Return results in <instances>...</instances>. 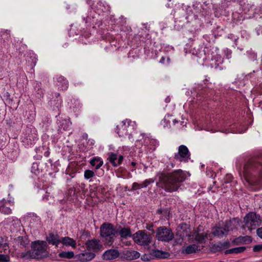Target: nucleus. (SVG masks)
I'll use <instances>...</instances> for the list:
<instances>
[{"label": "nucleus", "instance_id": "obj_35", "mask_svg": "<svg viewBox=\"0 0 262 262\" xmlns=\"http://www.w3.org/2000/svg\"><path fill=\"white\" fill-rule=\"evenodd\" d=\"M235 125H228L225 127L224 129H223L221 132L225 133H243L244 132H241L236 130L234 129Z\"/></svg>", "mask_w": 262, "mask_h": 262}, {"label": "nucleus", "instance_id": "obj_40", "mask_svg": "<svg viewBox=\"0 0 262 262\" xmlns=\"http://www.w3.org/2000/svg\"><path fill=\"white\" fill-rule=\"evenodd\" d=\"M95 176L94 172L91 170H86L84 171V177L85 179H89Z\"/></svg>", "mask_w": 262, "mask_h": 262}, {"label": "nucleus", "instance_id": "obj_50", "mask_svg": "<svg viewBox=\"0 0 262 262\" xmlns=\"http://www.w3.org/2000/svg\"><path fill=\"white\" fill-rule=\"evenodd\" d=\"M82 19L85 24H91L92 21V18L89 16H86V17L82 16Z\"/></svg>", "mask_w": 262, "mask_h": 262}, {"label": "nucleus", "instance_id": "obj_1", "mask_svg": "<svg viewBox=\"0 0 262 262\" xmlns=\"http://www.w3.org/2000/svg\"><path fill=\"white\" fill-rule=\"evenodd\" d=\"M192 54L197 57L199 63L215 69L222 70L224 68L221 65L223 62V59L219 54L216 48L206 47L204 45L194 48Z\"/></svg>", "mask_w": 262, "mask_h": 262}, {"label": "nucleus", "instance_id": "obj_24", "mask_svg": "<svg viewBox=\"0 0 262 262\" xmlns=\"http://www.w3.org/2000/svg\"><path fill=\"white\" fill-rule=\"evenodd\" d=\"M172 116L169 114L166 115L161 121V124L164 128H169L170 127V122L172 121L173 125L178 123V121L176 119L172 118Z\"/></svg>", "mask_w": 262, "mask_h": 262}, {"label": "nucleus", "instance_id": "obj_28", "mask_svg": "<svg viewBox=\"0 0 262 262\" xmlns=\"http://www.w3.org/2000/svg\"><path fill=\"white\" fill-rule=\"evenodd\" d=\"M213 235L215 236H217L219 237H223L224 235H226L228 234L227 231L225 228L224 226L223 227H217L214 229V231L213 232Z\"/></svg>", "mask_w": 262, "mask_h": 262}, {"label": "nucleus", "instance_id": "obj_34", "mask_svg": "<svg viewBox=\"0 0 262 262\" xmlns=\"http://www.w3.org/2000/svg\"><path fill=\"white\" fill-rule=\"evenodd\" d=\"M85 188V185L84 183L76 184L73 186L74 193H78L83 192Z\"/></svg>", "mask_w": 262, "mask_h": 262}, {"label": "nucleus", "instance_id": "obj_23", "mask_svg": "<svg viewBox=\"0 0 262 262\" xmlns=\"http://www.w3.org/2000/svg\"><path fill=\"white\" fill-rule=\"evenodd\" d=\"M29 241L26 236H18L14 239V244L20 248H25L29 245Z\"/></svg>", "mask_w": 262, "mask_h": 262}, {"label": "nucleus", "instance_id": "obj_52", "mask_svg": "<svg viewBox=\"0 0 262 262\" xmlns=\"http://www.w3.org/2000/svg\"><path fill=\"white\" fill-rule=\"evenodd\" d=\"M140 189V186L139 185V183H136V182L133 183L132 187V189L133 190H138Z\"/></svg>", "mask_w": 262, "mask_h": 262}, {"label": "nucleus", "instance_id": "obj_30", "mask_svg": "<svg viewBox=\"0 0 262 262\" xmlns=\"http://www.w3.org/2000/svg\"><path fill=\"white\" fill-rule=\"evenodd\" d=\"M90 163L92 166L98 169L102 166L103 161L100 157H95L90 160Z\"/></svg>", "mask_w": 262, "mask_h": 262}, {"label": "nucleus", "instance_id": "obj_42", "mask_svg": "<svg viewBox=\"0 0 262 262\" xmlns=\"http://www.w3.org/2000/svg\"><path fill=\"white\" fill-rule=\"evenodd\" d=\"M205 239V236L203 234H199L195 233V240L199 243H202Z\"/></svg>", "mask_w": 262, "mask_h": 262}, {"label": "nucleus", "instance_id": "obj_13", "mask_svg": "<svg viewBox=\"0 0 262 262\" xmlns=\"http://www.w3.org/2000/svg\"><path fill=\"white\" fill-rule=\"evenodd\" d=\"M85 246L87 250L94 253L103 249L101 242L100 240L95 238L88 241L85 243Z\"/></svg>", "mask_w": 262, "mask_h": 262}, {"label": "nucleus", "instance_id": "obj_57", "mask_svg": "<svg viewBox=\"0 0 262 262\" xmlns=\"http://www.w3.org/2000/svg\"><path fill=\"white\" fill-rule=\"evenodd\" d=\"M180 124L181 126V127H180V128H183L184 127L186 126V122L184 121H182Z\"/></svg>", "mask_w": 262, "mask_h": 262}, {"label": "nucleus", "instance_id": "obj_5", "mask_svg": "<svg viewBox=\"0 0 262 262\" xmlns=\"http://www.w3.org/2000/svg\"><path fill=\"white\" fill-rule=\"evenodd\" d=\"M117 233V229L111 223L105 222L100 227V236L105 239L108 245L113 243Z\"/></svg>", "mask_w": 262, "mask_h": 262}, {"label": "nucleus", "instance_id": "obj_39", "mask_svg": "<svg viewBox=\"0 0 262 262\" xmlns=\"http://www.w3.org/2000/svg\"><path fill=\"white\" fill-rule=\"evenodd\" d=\"M238 239L243 244H249L252 242V238L249 236H240Z\"/></svg>", "mask_w": 262, "mask_h": 262}, {"label": "nucleus", "instance_id": "obj_6", "mask_svg": "<svg viewBox=\"0 0 262 262\" xmlns=\"http://www.w3.org/2000/svg\"><path fill=\"white\" fill-rule=\"evenodd\" d=\"M38 140L37 131L32 125L27 126L21 136V142L26 147H31Z\"/></svg>", "mask_w": 262, "mask_h": 262}, {"label": "nucleus", "instance_id": "obj_25", "mask_svg": "<svg viewBox=\"0 0 262 262\" xmlns=\"http://www.w3.org/2000/svg\"><path fill=\"white\" fill-rule=\"evenodd\" d=\"M117 231L122 238H127L132 236L130 229L128 227L119 226Z\"/></svg>", "mask_w": 262, "mask_h": 262}, {"label": "nucleus", "instance_id": "obj_58", "mask_svg": "<svg viewBox=\"0 0 262 262\" xmlns=\"http://www.w3.org/2000/svg\"><path fill=\"white\" fill-rule=\"evenodd\" d=\"M139 185L140 186V189L145 188V187L144 186V183H143V182L141 183H139Z\"/></svg>", "mask_w": 262, "mask_h": 262}, {"label": "nucleus", "instance_id": "obj_63", "mask_svg": "<svg viewBox=\"0 0 262 262\" xmlns=\"http://www.w3.org/2000/svg\"><path fill=\"white\" fill-rule=\"evenodd\" d=\"M70 176H71V177L73 178L75 176V173H73L70 174Z\"/></svg>", "mask_w": 262, "mask_h": 262}, {"label": "nucleus", "instance_id": "obj_49", "mask_svg": "<svg viewBox=\"0 0 262 262\" xmlns=\"http://www.w3.org/2000/svg\"><path fill=\"white\" fill-rule=\"evenodd\" d=\"M233 177L231 174H227L225 177V182L228 183L231 182Z\"/></svg>", "mask_w": 262, "mask_h": 262}, {"label": "nucleus", "instance_id": "obj_51", "mask_svg": "<svg viewBox=\"0 0 262 262\" xmlns=\"http://www.w3.org/2000/svg\"><path fill=\"white\" fill-rule=\"evenodd\" d=\"M262 250V245H256L254 246L253 250L254 252H258Z\"/></svg>", "mask_w": 262, "mask_h": 262}, {"label": "nucleus", "instance_id": "obj_59", "mask_svg": "<svg viewBox=\"0 0 262 262\" xmlns=\"http://www.w3.org/2000/svg\"><path fill=\"white\" fill-rule=\"evenodd\" d=\"M38 94L39 95V96L41 97L43 94V91L42 90H38Z\"/></svg>", "mask_w": 262, "mask_h": 262}, {"label": "nucleus", "instance_id": "obj_47", "mask_svg": "<svg viewBox=\"0 0 262 262\" xmlns=\"http://www.w3.org/2000/svg\"><path fill=\"white\" fill-rule=\"evenodd\" d=\"M254 91H256L257 94L262 95V82L260 83L257 86L255 87Z\"/></svg>", "mask_w": 262, "mask_h": 262}, {"label": "nucleus", "instance_id": "obj_53", "mask_svg": "<svg viewBox=\"0 0 262 262\" xmlns=\"http://www.w3.org/2000/svg\"><path fill=\"white\" fill-rule=\"evenodd\" d=\"M256 233H257V235L260 237L261 238H262V228H258L257 231H256Z\"/></svg>", "mask_w": 262, "mask_h": 262}, {"label": "nucleus", "instance_id": "obj_55", "mask_svg": "<svg viewBox=\"0 0 262 262\" xmlns=\"http://www.w3.org/2000/svg\"><path fill=\"white\" fill-rule=\"evenodd\" d=\"M226 56L228 59L231 58V51L230 50H227Z\"/></svg>", "mask_w": 262, "mask_h": 262}, {"label": "nucleus", "instance_id": "obj_14", "mask_svg": "<svg viewBox=\"0 0 262 262\" xmlns=\"http://www.w3.org/2000/svg\"><path fill=\"white\" fill-rule=\"evenodd\" d=\"M32 247L36 256H40L46 250L47 243L43 241H35L32 243Z\"/></svg>", "mask_w": 262, "mask_h": 262}, {"label": "nucleus", "instance_id": "obj_45", "mask_svg": "<svg viewBox=\"0 0 262 262\" xmlns=\"http://www.w3.org/2000/svg\"><path fill=\"white\" fill-rule=\"evenodd\" d=\"M9 258L7 254H0V262H7L9 261Z\"/></svg>", "mask_w": 262, "mask_h": 262}, {"label": "nucleus", "instance_id": "obj_8", "mask_svg": "<svg viewBox=\"0 0 262 262\" xmlns=\"http://www.w3.org/2000/svg\"><path fill=\"white\" fill-rule=\"evenodd\" d=\"M245 226L249 230L255 229L261 224L260 217L254 212H249L244 218Z\"/></svg>", "mask_w": 262, "mask_h": 262}, {"label": "nucleus", "instance_id": "obj_48", "mask_svg": "<svg viewBox=\"0 0 262 262\" xmlns=\"http://www.w3.org/2000/svg\"><path fill=\"white\" fill-rule=\"evenodd\" d=\"M154 182V180L152 179H146L145 181L143 182L144 183V186L146 187L147 186H148L149 184L153 183Z\"/></svg>", "mask_w": 262, "mask_h": 262}, {"label": "nucleus", "instance_id": "obj_20", "mask_svg": "<svg viewBox=\"0 0 262 262\" xmlns=\"http://www.w3.org/2000/svg\"><path fill=\"white\" fill-rule=\"evenodd\" d=\"M127 126L128 123L126 122V119H125L116 126L115 132L118 134L120 137H126Z\"/></svg>", "mask_w": 262, "mask_h": 262}, {"label": "nucleus", "instance_id": "obj_19", "mask_svg": "<svg viewBox=\"0 0 262 262\" xmlns=\"http://www.w3.org/2000/svg\"><path fill=\"white\" fill-rule=\"evenodd\" d=\"M126 122L128 123V126H127L126 136H128V139L131 140L133 138V136L136 133L137 124L135 121H132L130 119H126Z\"/></svg>", "mask_w": 262, "mask_h": 262}, {"label": "nucleus", "instance_id": "obj_43", "mask_svg": "<svg viewBox=\"0 0 262 262\" xmlns=\"http://www.w3.org/2000/svg\"><path fill=\"white\" fill-rule=\"evenodd\" d=\"M0 248H3L5 251H9L8 249V245L2 237H0ZM5 253H6V251H5Z\"/></svg>", "mask_w": 262, "mask_h": 262}, {"label": "nucleus", "instance_id": "obj_22", "mask_svg": "<svg viewBox=\"0 0 262 262\" xmlns=\"http://www.w3.org/2000/svg\"><path fill=\"white\" fill-rule=\"evenodd\" d=\"M119 255V251L116 249H109L106 250L103 254L105 260H112L117 258Z\"/></svg>", "mask_w": 262, "mask_h": 262}, {"label": "nucleus", "instance_id": "obj_18", "mask_svg": "<svg viewBox=\"0 0 262 262\" xmlns=\"http://www.w3.org/2000/svg\"><path fill=\"white\" fill-rule=\"evenodd\" d=\"M227 232L232 231L235 229H237L239 226V221L237 219H233L229 221H226L223 224Z\"/></svg>", "mask_w": 262, "mask_h": 262}, {"label": "nucleus", "instance_id": "obj_15", "mask_svg": "<svg viewBox=\"0 0 262 262\" xmlns=\"http://www.w3.org/2000/svg\"><path fill=\"white\" fill-rule=\"evenodd\" d=\"M14 205L13 199L6 200L3 199L0 201V212L5 214L11 213L12 210L10 206Z\"/></svg>", "mask_w": 262, "mask_h": 262}, {"label": "nucleus", "instance_id": "obj_31", "mask_svg": "<svg viewBox=\"0 0 262 262\" xmlns=\"http://www.w3.org/2000/svg\"><path fill=\"white\" fill-rule=\"evenodd\" d=\"M191 8L194 11V14H198V17L199 16H204L205 15V14L203 13L204 9L202 8L201 4L196 3L193 4Z\"/></svg>", "mask_w": 262, "mask_h": 262}, {"label": "nucleus", "instance_id": "obj_64", "mask_svg": "<svg viewBox=\"0 0 262 262\" xmlns=\"http://www.w3.org/2000/svg\"><path fill=\"white\" fill-rule=\"evenodd\" d=\"M131 30L130 27H128V28H127V30H128V31H129V30Z\"/></svg>", "mask_w": 262, "mask_h": 262}, {"label": "nucleus", "instance_id": "obj_4", "mask_svg": "<svg viewBox=\"0 0 262 262\" xmlns=\"http://www.w3.org/2000/svg\"><path fill=\"white\" fill-rule=\"evenodd\" d=\"M142 138L136 142V146L140 147L141 144V151L151 152L159 146V142L156 139L152 138L149 135L141 134Z\"/></svg>", "mask_w": 262, "mask_h": 262}, {"label": "nucleus", "instance_id": "obj_62", "mask_svg": "<svg viewBox=\"0 0 262 262\" xmlns=\"http://www.w3.org/2000/svg\"><path fill=\"white\" fill-rule=\"evenodd\" d=\"M131 164H132L133 166H135V165H136V163H135V162H132L131 163Z\"/></svg>", "mask_w": 262, "mask_h": 262}, {"label": "nucleus", "instance_id": "obj_54", "mask_svg": "<svg viewBox=\"0 0 262 262\" xmlns=\"http://www.w3.org/2000/svg\"><path fill=\"white\" fill-rule=\"evenodd\" d=\"M168 3L166 4V7L167 8H171L173 7V4L172 2H171L172 0H168Z\"/></svg>", "mask_w": 262, "mask_h": 262}, {"label": "nucleus", "instance_id": "obj_10", "mask_svg": "<svg viewBox=\"0 0 262 262\" xmlns=\"http://www.w3.org/2000/svg\"><path fill=\"white\" fill-rule=\"evenodd\" d=\"M174 235L172 231L164 226L159 227L156 231V237L159 241L168 242Z\"/></svg>", "mask_w": 262, "mask_h": 262}, {"label": "nucleus", "instance_id": "obj_17", "mask_svg": "<svg viewBox=\"0 0 262 262\" xmlns=\"http://www.w3.org/2000/svg\"><path fill=\"white\" fill-rule=\"evenodd\" d=\"M123 158L124 157L122 155L111 152L109 154L108 159L114 167H117L122 163Z\"/></svg>", "mask_w": 262, "mask_h": 262}, {"label": "nucleus", "instance_id": "obj_2", "mask_svg": "<svg viewBox=\"0 0 262 262\" xmlns=\"http://www.w3.org/2000/svg\"><path fill=\"white\" fill-rule=\"evenodd\" d=\"M187 175L181 169L174 170L169 173H161L159 177V183L161 187L168 192L177 191L181 183L186 179Z\"/></svg>", "mask_w": 262, "mask_h": 262}, {"label": "nucleus", "instance_id": "obj_36", "mask_svg": "<svg viewBox=\"0 0 262 262\" xmlns=\"http://www.w3.org/2000/svg\"><path fill=\"white\" fill-rule=\"evenodd\" d=\"M58 256L61 258L71 259L74 257V254L72 251H62L58 254Z\"/></svg>", "mask_w": 262, "mask_h": 262}, {"label": "nucleus", "instance_id": "obj_38", "mask_svg": "<svg viewBox=\"0 0 262 262\" xmlns=\"http://www.w3.org/2000/svg\"><path fill=\"white\" fill-rule=\"evenodd\" d=\"M182 228H184L185 230H184L183 233H182V236L183 237H188L189 239H192V238L191 237V235L190 234V230L188 225L185 224L182 227Z\"/></svg>", "mask_w": 262, "mask_h": 262}, {"label": "nucleus", "instance_id": "obj_32", "mask_svg": "<svg viewBox=\"0 0 262 262\" xmlns=\"http://www.w3.org/2000/svg\"><path fill=\"white\" fill-rule=\"evenodd\" d=\"M246 250L245 247H238L226 250L225 251V254H238L244 252Z\"/></svg>", "mask_w": 262, "mask_h": 262}, {"label": "nucleus", "instance_id": "obj_44", "mask_svg": "<svg viewBox=\"0 0 262 262\" xmlns=\"http://www.w3.org/2000/svg\"><path fill=\"white\" fill-rule=\"evenodd\" d=\"M160 63L163 64L168 65L170 63V58L168 56H162L160 60Z\"/></svg>", "mask_w": 262, "mask_h": 262}, {"label": "nucleus", "instance_id": "obj_11", "mask_svg": "<svg viewBox=\"0 0 262 262\" xmlns=\"http://www.w3.org/2000/svg\"><path fill=\"white\" fill-rule=\"evenodd\" d=\"M52 161L50 159L49 160V164L43 162H34L31 167V172L36 175L39 174L40 172L43 171H49V173H51L50 172V167L52 168Z\"/></svg>", "mask_w": 262, "mask_h": 262}, {"label": "nucleus", "instance_id": "obj_56", "mask_svg": "<svg viewBox=\"0 0 262 262\" xmlns=\"http://www.w3.org/2000/svg\"><path fill=\"white\" fill-rule=\"evenodd\" d=\"M228 38L234 39V41H236L237 39V38L235 37L233 34L229 35Z\"/></svg>", "mask_w": 262, "mask_h": 262}, {"label": "nucleus", "instance_id": "obj_16", "mask_svg": "<svg viewBox=\"0 0 262 262\" xmlns=\"http://www.w3.org/2000/svg\"><path fill=\"white\" fill-rule=\"evenodd\" d=\"M54 82L59 91H65L68 88L69 82L63 77L57 76L54 77Z\"/></svg>", "mask_w": 262, "mask_h": 262}, {"label": "nucleus", "instance_id": "obj_60", "mask_svg": "<svg viewBox=\"0 0 262 262\" xmlns=\"http://www.w3.org/2000/svg\"><path fill=\"white\" fill-rule=\"evenodd\" d=\"M170 101V98H169V97H167L166 99H165V102L166 103H168Z\"/></svg>", "mask_w": 262, "mask_h": 262}, {"label": "nucleus", "instance_id": "obj_9", "mask_svg": "<svg viewBox=\"0 0 262 262\" xmlns=\"http://www.w3.org/2000/svg\"><path fill=\"white\" fill-rule=\"evenodd\" d=\"M134 242L141 246H147L151 242L152 237L148 232L139 230L133 235Z\"/></svg>", "mask_w": 262, "mask_h": 262}, {"label": "nucleus", "instance_id": "obj_12", "mask_svg": "<svg viewBox=\"0 0 262 262\" xmlns=\"http://www.w3.org/2000/svg\"><path fill=\"white\" fill-rule=\"evenodd\" d=\"M174 158L181 162H187L190 159V154L188 148L184 145L179 146L178 151L175 153Z\"/></svg>", "mask_w": 262, "mask_h": 262}, {"label": "nucleus", "instance_id": "obj_41", "mask_svg": "<svg viewBox=\"0 0 262 262\" xmlns=\"http://www.w3.org/2000/svg\"><path fill=\"white\" fill-rule=\"evenodd\" d=\"M155 256L159 258H164L166 257L167 255L168 254L166 252H164L160 250H156L154 252Z\"/></svg>", "mask_w": 262, "mask_h": 262}, {"label": "nucleus", "instance_id": "obj_33", "mask_svg": "<svg viewBox=\"0 0 262 262\" xmlns=\"http://www.w3.org/2000/svg\"><path fill=\"white\" fill-rule=\"evenodd\" d=\"M199 250V246L196 244H192L187 246L184 249L186 254H191L196 252Z\"/></svg>", "mask_w": 262, "mask_h": 262}, {"label": "nucleus", "instance_id": "obj_26", "mask_svg": "<svg viewBox=\"0 0 262 262\" xmlns=\"http://www.w3.org/2000/svg\"><path fill=\"white\" fill-rule=\"evenodd\" d=\"M47 241L49 244L58 246L61 243V239L57 234L50 233L47 237Z\"/></svg>", "mask_w": 262, "mask_h": 262}, {"label": "nucleus", "instance_id": "obj_3", "mask_svg": "<svg viewBox=\"0 0 262 262\" xmlns=\"http://www.w3.org/2000/svg\"><path fill=\"white\" fill-rule=\"evenodd\" d=\"M243 176L245 185L256 186L261 185L262 180V164L253 161L248 162L244 167Z\"/></svg>", "mask_w": 262, "mask_h": 262}, {"label": "nucleus", "instance_id": "obj_21", "mask_svg": "<svg viewBox=\"0 0 262 262\" xmlns=\"http://www.w3.org/2000/svg\"><path fill=\"white\" fill-rule=\"evenodd\" d=\"M96 255L92 252H85L77 255V258L81 262H88L92 260Z\"/></svg>", "mask_w": 262, "mask_h": 262}, {"label": "nucleus", "instance_id": "obj_37", "mask_svg": "<svg viewBox=\"0 0 262 262\" xmlns=\"http://www.w3.org/2000/svg\"><path fill=\"white\" fill-rule=\"evenodd\" d=\"M62 123L60 124L59 127L62 128L64 130H68L71 124L70 120L68 119H64L62 121Z\"/></svg>", "mask_w": 262, "mask_h": 262}, {"label": "nucleus", "instance_id": "obj_29", "mask_svg": "<svg viewBox=\"0 0 262 262\" xmlns=\"http://www.w3.org/2000/svg\"><path fill=\"white\" fill-rule=\"evenodd\" d=\"M60 241L61 243L66 246H71L72 248H75L76 246V241L68 236L62 237Z\"/></svg>", "mask_w": 262, "mask_h": 262}, {"label": "nucleus", "instance_id": "obj_46", "mask_svg": "<svg viewBox=\"0 0 262 262\" xmlns=\"http://www.w3.org/2000/svg\"><path fill=\"white\" fill-rule=\"evenodd\" d=\"M73 104L74 105V106H73L74 108H80L81 107L82 104L80 102V101L77 99H74V103Z\"/></svg>", "mask_w": 262, "mask_h": 262}, {"label": "nucleus", "instance_id": "obj_61", "mask_svg": "<svg viewBox=\"0 0 262 262\" xmlns=\"http://www.w3.org/2000/svg\"><path fill=\"white\" fill-rule=\"evenodd\" d=\"M48 195H45V196L43 197V200H48Z\"/></svg>", "mask_w": 262, "mask_h": 262}, {"label": "nucleus", "instance_id": "obj_7", "mask_svg": "<svg viewBox=\"0 0 262 262\" xmlns=\"http://www.w3.org/2000/svg\"><path fill=\"white\" fill-rule=\"evenodd\" d=\"M175 16L180 15V21L189 23L198 18V14H194V11L190 6H184L176 12Z\"/></svg>", "mask_w": 262, "mask_h": 262}, {"label": "nucleus", "instance_id": "obj_27", "mask_svg": "<svg viewBox=\"0 0 262 262\" xmlns=\"http://www.w3.org/2000/svg\"><path fill=\"white\" fill-rule=\"evenodd\" d=\"M124 256L128 260H133L138 258L140 254V253L135 250H128L125 252Z\"/></svg>", "mask_w": 262, "mask_h": 262}]
</instances>
